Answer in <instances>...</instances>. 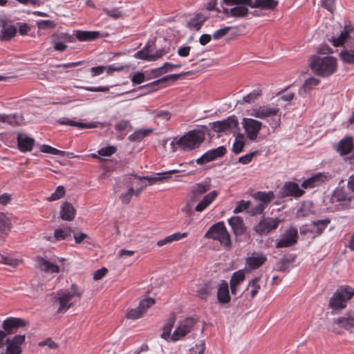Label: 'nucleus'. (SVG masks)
I'll list each match as a JSON object with an SVG mask.
<instances>
[{
    "instance_id": "1",
    "label": "nucleus",
    "mask_w": 354,
    "mask_h": 354,
    "mask_svg": "<svg viewBox=\"0 0 354 354\" xmlns=\"http://www.w3.org/2000/svg\"><path fill=\"white\" fill-rule=\"evenodd\" d=\"M310 67L317 75L326 77L335 73L337 68V59L332 56L313 55Z\"/></svg>"
},
{
    "instance_id": "2",
    "label": "nucleus",
    "mask_w": 354,
    "mask_h": 354,
    "mask_svg": "<svg viewBox=\"0 0 354 354\" xmlns=\"http://www.w3.org/2000/svg\"><path fill=\"white\" fill-rule=\"evenodd\" d=\"M205 127L188 131L186 134L171 142L175 144L184 151L194 150L198 148L205 139Z\"/></svg>"
},
{
    "instance_id": "3",
    "label": "nucleus",
    "mask_w": 354,
    "mask_h": 354,
    "mask_svg": "<svg viewBox=\"0 0 354 354\" xmlns=\"http://www.w3.org/2000/svg\"><path fill=\"white\" fill-rule=\"evenodd\" d=\"M77 286L71 285V290H61L58 291L53 300V305L57 308L58 313H63L67 311L75 302L76 298H80Z\"/></svg>"
},
{
    "instance_id": "4",
    "label": "nucleus",
    "mask_w": 354,
    "mask_h": 354,
    "mask_svg": "<svg viewBox=\"0 0 354 354\" xmlns=\"http://www.w3.org/2000/svg\"><path fill=\"white\" fill-rule=\"evenodd\" d=\"M250 116L261 120H268L270 126L272 129H277L280 126L281 115L279 109L269 105L259 106L252 108L248 113Z\"/></svg>"
},
{
    "instance_id": "5",
    "label": "nucleus",
    "mask_w": 354,
    "mask_h": 354,
    "mask_svg": "<svg viewBox=\"0 0 354 354\" xmlns=\"http://www.w3.org/2000/svg\"><path fill=\"white\" fill-rule=\"evenodd\" d=\"M226 7L223 8V12L227 17L244 18L249 13L251 0H223Z\"/></svg>"
},
{
    "instance_id": "6",
    "label": "nucleus",
    "mask_w": 354,
    "mask_h": 354,
    "mask_svg": "<svg viewBox=\"0 0 354 354\" xmlns=\"http://www.w3.org/2000/svg\"><path fill=\"white\" fill-rule=\"evenodd\" d=\"M180 170L178 169H172L167 171L159 173L158 175L160 176V178L157 177H146L142 178L140 176L131 175L129 176L127 179V183L129 184L131 187H133V189L136 190V196H138L142 189L146 187L148 185H151L158 179H164L168 178L170 177L171 174H174L176 172H179Z\"/></svg>"
},
{
    "instance_id": "7",
    "label": "nucleus",
    "mask_w": 354,
    "mask_h": 354,
    "mask_svg": "<svg viewBox=\"0 0 354 354\" xmlns=\"http://www.w3.org/2000/svg\"><path fill=\"white\" fill-rule=\"evenodd\" d=\"M354 296V289L348 286H341L329 299V307L335 310H342L346 303Z\"/></svg>"
},
{
    "instance_id": "8",
    "label": "nucleus",
    "mask_w": 354,
    "mask_h": 354,
    "mask_svg": "<svg viewBox=\"0 0 354 354\" xmlns=\"http://www.w3.org/2000/svg\"><path fill=\"white\" fill-rule=\"evenodd\" d=\"M205 237L216 240L225 247L231 245L230 235L223 221L218 222L212 225L205 233Z\"/></svg>"
},
{
    "instance_id": "9",
    "label": "nucleus",
    "mask_w": 354,
    "mask_h": 354,
    "mask_svg": "<svg viewBox=\"0 0 354 354\" xmlns=\"http://www.w3.org/2000/svg\"><path fill=\"white\" fill-rule=\"evenodd\" d=\"M247 138L250 141H256L263 127V123L250 118H243L241 122Z\"/></svg>"
},
{
    "instance_id": "10",
    "label": "nucleus",
    "mask_w": 354,
    "mask_h": 354,
    "mask_svg": "<svg viewBox=\"0 0 354 354\" xmlns=\"http://www.w3.org/2000/svg\"><path fill=\"white\" fill-rule=\"evenodd\" d=\"M280 223L277 218L263 217L254 227V230L259 235H266L275 230Z\"/></svg>"
},
{
    "instance_id": "11",
    "label": "nucleus",
    "mask_w": 354,
    "mask_h": 354,
    "mask_svg": "<svg viewBox=\"0 0 354 354\" xmlns=\"http://www.w3.org/2000/svg\"><path fill=\"white\" fill-rule=\"evenodd\" d=\"M297 229L293 227H289L281 234V237L276 244V248H288L295 245L297 243Z\"/></svg>"
},
{
    "instance_id": "12",
    "label": "nucleus",
    "mask_w": 354,
    "mask_h": 354,
    "mask_svg": "<svg viewBox=\"0 0 354 354\" xmlns=\"http://www.w3.org/2000/svg\"><path fill=\"white\" fill-rule=\"evenodd\" d=\"M194 324L195 320L193 318H187L183 321L172 333L171 340L176 342L182 339L193 330Z\"/></svg>"
},
{
    "instance_id": "13",
    "label": "nucleus",
    "mask_w": 354,
    "mask_h": 354,
    "mask_svg": "<svg viewBox=\"0 0 354 354\" xmlns=\"http://www.w3.org/2000/svg\"><path fill=\"white\" fill-rule=\"evenodd\" d=\"M227 152L224 146H220L217 148L208 150L201 157L197 158L195 162L200 165H205L217 158L223 157Z\"/></svg>"
},
{
    "instance_id": "14",
    "label": "nucleus",
    "mask_w": 354,
    "mask_h": 354,
    "mask_svg": "<svg viewBox=\"0 0 354 354\" xmlns=\"http://www.w3.org/2000/svg\"><path fill=\"white\" fill-rule=\"evenodd\" d=\"M25 335H17L12 338L6 339V350L2 354H21V345L24 344Z\"/></svg>"
},
{
    "instance_id": "15",
    "label": "nucleus",
    "mask_w": 354,
    "mask_h": 354,
    "mask_svg": "<svg viewBox=\"0 0 354 354\" xmlns=\"http://www.w3.org/2000/svg\"><path fill=\"white\" fill-rule=\"evenodd\" d=\"M164 54L165 51L163 50H154L150 46L147 44L142 50L134 54V57L151 62L160 58Z\"/></svg>"
},
{
    "instance_id": "16",
    "label": "nucleus",
    "mask_w": 354,
    "mask_h": 354,
    "mask_svg": "<svg viewBox=\"0 0 354 354\" xmlns=\"http://www.w3.org/2000/svg\"><path fill=\"white\" fill-rule=\"evenodd\" d=\"M155 304L152 298H147L140 301L137 308L129 310L127 316L129 319H136L142 317L147 310Z\"/></svg>"
},
{
    "instance_id": "17",
    "label": "nucleus",
    "mask_w": 354,
    "mask_h": 354,
    "mask_svg": "<svg viewBox=\"0 0 354 354\" xmlns=\"http://www.w3.org/2000/svg\"><path fill=\"white\" fill-rule=\"evenodd\" d=\"M26 325V322L21 318L8 317L3 320L2 328L6 335H12L16 333L19 328Z\"/></svg>"
},
{
    "instance_id": "18",
    "label": "nucleus",
    "mask_w": 354,
    "mask_h": 354,
    "mask_svg": "<svg viewBox=\"0 0 354 354\" xmlns=\"http://www.w3.org/2000/svg\"><path fill=\"white\" fill-rule=\"evenodd\" d=\"M331 176L328 173L318 172L313 175L311 177L307 178L301 183L303 189L309 187H314L318 186L322 183L329 180Z\"/></svg>"
},
{
    "instance_id": "19",
    "label": "nucleus",
    "mask_w": 354,
    "mask_h": 354,
    "mask_svg": "<svg viewBox=\"0 0 354 354\" xmlns=\"http://www.w3.org/2000/svg\"><path fill=\"white\" fill-rule=\"evenodd\" d=\"M304 194V191L301 189L299 185L294 182H286L281 189V195L282 197H295L298 198Z\"/></svg>"
},
{
    "instance_id": "20",
    "label": "nucleus",
    "mask_w": 354,
    "mask_h": 354,
    "mask_svg": "<svg viewBox=\"0 0 354 354\" xmlns=\"http://www.w3.org/2000/svg\"><path fill=\"white\" fill-rule=\"evenodd\" d=\"M232 228L234 235L238 240L239 237L243 235L246 230L243 220L240 216H232L227 221Z\"/></svg>"
},
{
    "instance_id": "21",
    "label": "nucleus",
    "mask_w": 354,
    "mask_h": 354,
    "mask_svg": "<svg viewBox=\"0 0 354 354\" xmlns=\"http://www.w3.org/2000/svg\"><path fill=\"white\" fill-rule=\"evenodd\" d=\"M353 30L354 28L351 24L345 25L339 36L331 37L330 39V42L335 47L343 46L349 39L350 34L353 32Z\"/></svg>"
},
{
    "instance_id": "22",
    "label": "nucleus",
    "mask_w": 354,
    "mask_h": 354,
    "mask_svg": "<svg viewBox=\"0 0 354 354\" xmlns=\"http://www.w3.org/2000/svg\"><path fill=\"white\" fill-rule=\"evenodd\" d=\"M352 201V196L342 188H337L331 196L332 203L339 205H348Z\"/></svg>"
},
{
    "instance_id": "23",
    "label": "nucleus",
    "mask_w": 354,
    "mask_h": 354,
    "mask_svg": "<svg viewBox=\"0 0 354 354\" xmlns=\"http://www.w3.org/2000/svg\"><path fill=\"white\" fill-rule=\"evenodd\" d=\"M335 324L346 330L354 328V311H348L343 316L333 319Z\"/></svg>"
},
{
    "instance_id": "24",
    "label": "nucleus",
    "mask_w": 354,
    "mask_h": 354,
    "mask_svg": "<svg viewBox=\"0 0 354 354\" xmlns=\"http://www.w3.org/2000/svg\"><path fill=\"white\" fill-rule=\"evenodd\" d=\"M189 72L185 73H180V74H172L169 75L167 76H165L162 78H160L157 80H155L152 82H151L149 86L153 87L154 89L158 90L161 88H164L167 86V82L169 81L175 82L178 78H180L182 76H184L186 74H189Z\"/></svg>"
},
{
    "instance_id": "25",
    "label": "nucleus",
    "mask_w": 354,
    "mask_h": 354,
    "mask_svg": "<svg viewBox=\"0 0 354 354\" xmlns=\"http://www.w3.org/2000/svg\"><path fill=\"white\" fill-rule=\"evenodd\" d=\"M266 261V257L262 253H252L246 260V266L250 270H255L261 266Z\"/></svg>"
},
{
    "instance_id": "26",
    "label": "nucleus",
    "mask_w": 354,
    "mask_h": 354,
    "mask_svg": "<svg viewBox=\"0 0 354 354\" xmlns=\"http://www.w3.org/2000/svg\"><path fill=\"white\" fill-rule=\"evenodd\" d=\"M330 223L328 218L320 219L313 221L308 226V232L315 236L320 235Z\"/></svg>"
},
{
    "instance_id": "27",
    "label": "nucleus",
    "mask_w": 354,
    "mask_h": 354,
    "mask_svg": "<svg viewBox=\"0 0 354 354\" xmlns=\"http://www.w3.org/2000/svg\"><path fill=\"white\" fill-rule=\"evenodd\" d=\"M35 144V140L26 134L21 133L17 136L19 149L22 152L30 151Z\"/></svg>"
},
{
    "instance_id": "28",
    "label": "nucleus",
    "mask_w": 354,
    "mask_h": 354,
    "mask_svg": "<svg viewBox=\"0 0 354 354\" xmlns=\"http://www.w3.org/2000/svg\"><path fill=\"white\" fill-rule=\"evenodd\" d=\"M245 278L244 270H239L232 274L230 282L232 294H236L239 284L244 281Z\"/></svg>"
},
{
    "instance_id": "29",
    "label": "nucleus",
    "mask_w": 354,
    "mask_h": 354,
    "mask_svg": "<svg viewBox=\"0 0 354 354\" xmlns=\"http://www.w3.org/2000/svg\"><path fill=\"white\" fill-rule=\"evenodd\" d=\"M217 299L219 303L225 304L230 302V296L229 292V286L227 281H223L218 286L217 290Z\"/></svg>"
},
{
    "instance_id": "30",
    "label": "nucleus",
    "mask_w": 354,
    "mask_h": 354,
    "mask_svg": "<svg viewBox=\"0 0 354 354\" xmlns=\"http://www.w3.org/2000/svg\"><path fill=\"white\" fill-rule=\"evenodd\" d=\"M218 194V192L215 190L207 194L203 198V199L196 205L195 210L198 212H201L203 210H205L216 199Z\"/></svg>"
},
{
    "instance_id": "31",
    "label": "nucleus",
    "mask_w": 354,
    "mask_h": 354,
    "mask_svg": "<svg viewBox=\"0 0 354 354\" xmlns=\"http://www.w3.org/2000/svg\"><path fill=\"white\" fill-rule=\"evenodd\" d=\"M211 188L209 180H204L200 183H196L192 186L191 192L194 198H196L209 191Z\"/></svg>"
},
{
    "instance_id": "32",
    "label": "nucleus",
    "mask_w": 354,
    "mask_h": 354,
    "mask_svg": "<svg viewBox=\"0 0 354 354\" xmlns=\"http://www.w3.org/2000/svg\"><path fill=\"white\" fill-rule=\"evenodd\" d=\"M59 124L62 125H68L71 127H77L80 129H91L95 128L97 127V122H89V123H84L81 122H76L72 120H70L67 118H64L58 120Z\"/></svg>"
},
{
    "instance_id": "33",
    "label": "nucleus",
    "mask_w": 354,
    "mask_h": 354,
    "mask_svg": "<svg viewBox=\"0 0 354 354\" xmlns=\"http://www.w3.org/2000/svg\"><path fill=\"white\" fill-rule=\"evenodd\" d=\"M353 148V138L351 136H346L339 142L337 151L341 155H346L351 152Z\"/></svg>"
},
{
    "instance_id": "34",
    "label": "nucleus",
    "mask_w": 354,
    "mask_h": 354,
    "mask_svg": "<svg viewBox=\"0 0 354 354\" xmlns=\"http://www.w3.org/2000/svg\"><path fill=\"white\" fill-rule=\"evenodd\" d=\"M75 216V209L70 203L66 202L61 206L60 216L63 220L72 221Z\"/></svg>"
},
{
    "instance_id": "35",
    "label": "nucleus",
    "mask_w": 354,
    "mask_h": 354,
    "mask_svg": "<svg viewBox=\"0 0 354 354\" xmlns=\"http://www.w3.org/2000/svg\"><path fill=\"white\" fill-rule=\"evenodd\" d=\"M224 133L234 132L238 129L239 122L234 115L229 116L227 119L221 120Z\"/></svg>"
},
{
    "instance_id": "36",
    "label": "nucleus",
    "mask_w": 354,
    "mask_h": 354,
    "mask_svg": "<svg viewBox=\"0 0 354 354\" xmlns=\"http://www.w3.org/2000/svg\"><path fill=\"white\" fill-rule=\"evenodd\" d=\"M320 81L316 77H308L304 83L301 88L299 91L300 95L305 96L307 93L314 88L319 84Z\"/></svg>"
},
{
    "instance_id": "37",
    "label": "nucleus",
    "mask_w": 354,
    "mask_h": 354,
    "mask_svg": "<svg viewBox=\"0 0 354 354\" xmlns=\"http://www.w3.org/2000/svg\"><path fill=\"white\" fill-rule=\"evenodd\" d=\"M71 232L70 227L59 228L55 230L54 235L48 237V240L52 242L65 240L68 236H71Z\"/></svg>"
},
{
    "instance_id": "38",
    "label": "nucleus",
    "mask_w": 354,
    "mask_h": 354,
    "mask_svg": "<svg viewBox=\"0 0 354 354\" xmlns=\"http://www.w3.org/2000/svg\"><path fill=\"white\" fill-rule=\"evenodd\" d=\"M37 263L39 268L44 271L50 273H58L59 272V268L57 266L43 258L39 259Z\"/></svg>"
},
{
    "instance_id": "39",
    "label": "nucleus",
    "mask_w": 354,
    "mask_h": 354,
    "mask_svg": "<svg viewBox=\"0 0 354 354\" xmlns=\"http://www.w3.org/2000/svg\"><path fill=\"white\" fill-rule=\"evenodd\" d=\"M181 67V64H173L169 62H165L162 66L153 69L152 73L155 77L162 75V74L168 72L172 71L175 68H178Z\"/></svg>"
},
{
    "instance_id": "40",
    "label": "nucleus",
    "mask_w": 354,
    "mask_h": 354,
    "mask_svg": "<svg viewBox=\"0 0 354 354\" xmlns=\"http://www.w3.org/2000/svg\"><path fill=\"white\" fill-rule=\"evenodd\" d=\"M313 214V203L310 201H306L297 209L296 216L298 218L310 216Z\"/></svg>"
},
{
    "instance_id": "41",
    "label": "nucleus",
    "mask_w": 354,
    "mask_h": 354,
    "mask_svg": "<svg viewBox=\"0 0 354 354\" xmlns=\"http://www.w3.org/2000/svg\"><path fill=\"white\" fill-rule=\"evenodd\" d=\"M277 5L274 0H251V8H261L265 9H273Z\"/></svg>"
},
{
    "instance_id": "42",
    "label": "nucleus",
    "mask_w": 354,
    "mask_h": 354,
    "mask_svg": "<svg viewBox=\"0 0 354 354\" xmlns=\"http://www.w3.org/2000/svg\"><path fill=\"white\" fill-rule=\"evenodd\" d=\"M153 131L152 129H140L129 135L128 139L131 142H140Z\"/></svg>"
},
{
    "instance_id": "43",
    "label": "nucleus",
    "mask_w": 354,
    "mask_h": 354,
    "mask_svg": "<svg viewBox=\"0 0 354 354\" xmlns=\"http://www.w3.org/2000/svg\"><path fill=\"white\" fill-rule=\"evenodd\" d=\"M253 197L254 199L261 201L262 204H268L274 199V195L272 192H257L254 194Z\"/></svg>"
},
{
    "instance_id": "44",
    "label": "nucleus",
    "mask_w": 354,
    "mask_h": 354,
    "mask_svg": "<svg viewBox=\"0 0 354 354\" xmlns=\"http://www.w3.org/2000/svg\"><path fill=\"white\" fill-rule=\"evenodd\" d=\"M21 118L16 114H0V122L15 126L20 124Z\"/></svg>"
},
{
    "instance_id": "45",
    "label": "nucleus",
    "mask_w": 354,
    "mask_h": 354,
    "mask_svg": "<svg viewBox=\"0 0 354 354\" xmlns=\"http://www.w3.org/2000/svg\"><path fill=\"white\" fill-rule=\"evenodd\" d=\"M100 36L98 31H82L78 30L76 32V37L80 41H88L97 38Z\"/></svg>"
},
{
    "instance_id": "46",
    "label": "nucleus",
    "mask_w": 354,
    "mask_h": 354,
    "mask_svg": "<svg viewBox=\"0 0 354 354\" xmlns=\"http://www.w3.org/2000/svg\"><path fill=\"white\" fill-rule=\"evenodd\" d=\"M205 20V17H203L201 14H197L194 18L190 19L187 21V26L190 28L198 30L201 29Z\"/></svg>"
},
{
    "instance_id": "47",
    "label": "nucleus",
    "mask_w": 354,
    "mask_h": 354,
    "mask_svg": "<svg viewBox=\"0 0 354 354\" xmlns=\"http://www.w3.org/2000/svg\"><path fill=\"white\" fill-rule=\"evenodd\" d=\"M11 229L10 218L3 213H0V234H8Z\"/></svg>"
},
{
    "instance_id": "48",
    "label": "nucleus",
    "mask_w": 354,
    "mask_h": 354,
    "mask_svg": "<svg viewBox=\"0 0 354 354\" xmlns=\"http://www.w3.org/2000/svg\"><path fill=\"white\" fill-rule=\"evenodd\" d=\"M339 56L343 63L354 64V50H342Z\"/></svg>"
},
{
    "instance_id": "49",
    "label": "nucleus",
    "mask_w": 354,
    "mask_h": 354,
    "mask_svg": "<svg viewBox=\"0 0 354 354\" xmlns=\"http://www.w3.org/2000/svg\"><path fill=\"white\" fill-rule=\"evenodd\" d=\"M260 277H256L252 279L248 286V290H250V295L253 298L258 293L260 289Z\"/></svg>"
},
{
    "instance_id": "50",
    "label": "nucleus",
    "mask_w": 354,
    "mask_h": 354,
    "mask_svg": "<svg viewBox=\"0 0 354 354\" xmlns=\"http://www.w3.org/2000/svg\"><path fill=\"white\" fill-rule=\"evenodd\" d=\"M40 151L43 153H50L59 156H64L66 152L64 151L59 150L48 145H42L40 146Z\"/></svg>"
},
{
    "instance_id": "51",
    "label": "nucleus",
    "mask_w": 354,
    "mask_h": 354,
    "mask_svg": "<svg viewBox=\"0 0 354 354\" xmlns=\"http://www.w3.org/2000/svg\"><path fill=\"white\" fill-rule=\"evenodd\" d=\"M127 191L120 196L123 203H129L133 195L136 196V190L126 183Z\"/></svg>"
},
{
    "instance_id": "52",
    "label": "nucleus",
    "mask_w": 354,
    "mask_h": 354,
    "mask_svg": "<svg viewBox=\"0 0 354 354\" xmlns=\"http://www.w3.org/2000/svg\"><path fill=\"white\" fill-rule=\"evenodd\" d=\"M17 33V28L14 26H9L5 27L1 30V35L3 40H10Z\"/></svg>"
},
{
    "instance_id": "53",
    "label": "nucleus",
    "mask_w": 354,
    "mask_h": 354,
    "mask_svg": "<svg viewBox=\"0 0 354 354\" xmlns=\"http://www.w3.org/2000/svg\"><path fill=\"white\" fill-rule=\"evenodd\" d=\"M244 145L245 142L243 140V136L240 135L236 136L232 146L233 152L236 154L241 153L243 150Z\"/></svg>"
},
{
    "instance_id": "54",
    "label": "nucleus",
    "mask_w": 354,
    "mask_h": 354,
    "mask_svg": "<svg viewBox=\"0 0 354 354\" xmlns=\"http://www.w3.org/2000/svg\"><path fill=\"white\" fill-rule=\"evenodd\" d=\"M0 263L12 267H16L19 263V260L10 256L0 254Z\"/></svg>"
},
{
    "instance_id": "55",
    "label": "nucleus",
    "mask_w": 354,
    "mask_h": 354,
    "mask_svg": "<svg viewBox=\"0 0 354 354\" xmlns=\"http://www.w3.org/2000/svg\"><path fill=\"white\" fill-rule=\"evenodd\" d=\"M174 320H169L164 326L161 337L165 340L171 339V331L173 327Z\"/></svg>"
},
{
    "instance_id": "56",
    "label": "nucleus",
    "mask_w": 354,
    "mask_h": 354,
    "mask_svg": "<svg viewBox=\"0 0 354 354\" xmlns=\"http://www.w3.org/2000/svg\"><path fill=\"white\" fill-rule=\"evenodd\" d=\"M65 194V189L63 186H58L55 192L51 194V195L48 197L49 201H53L60 199Z\"/></svg>"
},
{
    "instance_id": "57",
    "label": "nucleus",
    "mask_w": 354,
    "mask_h": 354,
    "mask_svg": "<svg viewBox=\"0 0 354 354\" xmlns=\"http://www.w3.org/2000/svg\"><path fill=\"white\" fill-rule=\"evenodd\" d=\"M250 205V202L249 201H246L244 200H241L237 203V205L234 209L233 210V212L234 214L243 212V211L249 208Z\"/></svg>"
},
{
    "instance_id": "58",
    "label": "nucleus",
    "mask_w": 354,
    "mask_h": 354,
    "mask_svg": "<svg viewBox=\"0 0 354 354\" xmlns=\"http://www.w3.org/2000/svg\"><path fill=\"white\" fill-rule=\"evenodd\" d=\"M154 117L160 120H169L171 116L169 111L165 110H156L153 112Z\"/></svg>"
},
{
    "instance_id": "59",
    "label": "nucleus",
    "mask_w": 354,
    "mask_h": 354,
    "mask_svg": "<svg viewBox=\"0 0 354 354\" xmlns=\"http://www.w3.org/2000/svg\"><path fill=\"white\" fill-rule=\"evenodd\" d=\"M106 68V73L108 75L112 74L115 71H120L127 68V66L119 64H113L108 66H104Z\"/></svg>"
},
{
    "instance_id": "60",
    "label": "nucleus",
    "mask_w": 354,
    "mask_h": 354,
    "mask_svg": "<svg viewBox=\"0 0 354 354\" xmlns=\"http://www.w3.org/2000/svg\"><path fill=\"white\" fill-rule=\"evenodd\" d=\"M132 129L131 124L129 120H122L118 122L115 126V130L118 131H123L127 130L128 129Z\"/></svg>"
},
{
    "instance_id": "61",
    "label": "nucleus",
    "mask_w": 354,
    "mask_h": 354,
    "mask_svg": "<svg viewBox=\"0 0 354 354\" xmlns=\"http://www.w3.org/2000/svg\"><path fill=\"white\" fill-rule=\"evenodd\" d=\"M260 95V91L255 90L243 97V102L245 103L254 102Z\"/></svg>"
},
{
    "instance_id": "62",
    "label": "nucleus",
    "mask_w": 354,
    "mask_h": 354,
    "mask_svg": "<svg viewBox=\"0 0 354 354\" xmlns=\"http://www.w3.org/2000/svg\"><path fill=\"white\" fill-rule=\"evenodd\" d=\"M116 149L113 146H107L97 151L98 155L101 156H110L115 152Z\"/></svg>"
},
{
    "instance_id": "63",
    "label": "nucleus",
    "mask_w": 354,
    "mask_h": 354,
    "mask_svg": "<svg viewBox=\"0 0 354 354\" xmlns=\"http://www.w3.org/2000/svg\"><path fill=\"white\" fill-rule=\"evenodd\" d=\"M257 153V151H254V152H251V153H247V154H245V155H244L243 156H241L239 158V162L241 163L243 165H247V164L250 163L252 161L253 157Z\"/></svg>"
},
{
    "instance_id": "64",
    "label": "nucleus",
    "mask_w": 354,
    "mask_h": 354,
    "mask_svg": "<svg viewBox=\"0 0 354 354\" xmlns=\"http://www.w3.org/2000/svg\"><path fill=\"white\" fill-rule=\"evenodd\" d=\"M103 12L106 13L107 15H109L111 17H113V19H118L121 16V12L119 10L118 8H112V9H108V8H104Z\"/></svg>"
}]
</instances>
